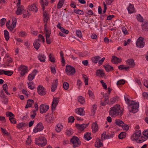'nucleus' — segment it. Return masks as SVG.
I'll return each mask as SVG.
<instances>
[{"label": "nucleus", "mask_w": 148, "mask_h": 148, "mask_svg": "<svg viewBox=\"0 0 148 148\" xmlns=\"http://www.w3.org/2000/svg\"><path fill=\"white\" fill-rule=\"evenodd\" d=\"M6 115L7 116H10V117L12 118L14 116V115L11 112H6Z\"/></svg>", "instance_id": "nucleus-55"}, {"label": "nucleus", "mask_w": 148, "mask_h": 148, "mask_svg": "<svg viewBox=\"0 0 148 148\" xmlns=\"http://www.w3.org/2000/svg\"><path fill=\"white\" fill-rule=\"evenodd\" d=\"M4 34L5 38L6 41H8L10 38L9 34L8 31L7 30H5L4 31Z\"/></svg>", "instance_id": "nucleus-33"}, {"label": "nucleus", "mask_w": 148, "mask_h": 148, "mask_svg": "<svg viewBox=\"0 0 148 148\" xmlns=\"http://www.w3.org/2000/svg\"><path fill=\"white\" fill-rule=\"evenodd\" d=\"M127 9L129 13L130 14L135 12L136 11L134 5L131 3L129 4V6L127 8Z\"/></svg>", "instance_id": "nucleus-19"}, {"label": "nucleus", "mask_w": 148, "mask_h": 148, "mask_svg": "<svg viewBox=\"0 0 148 148\" xmlns=\"http://www.w3.org/2000/svg\"><path fill=\"white\" fill-rule=\"evenodd\" d=\"M36 73L37 70H34L32 72V73L29 74V75L28 77V80L29 81H31L33 80L34 79L36 75Z\"/></svg>", "instance_id": "nucleus-15"}, {"label": "nucleus", "mask_w": 148, "mask_h": 148, "mask_svg": "<svg viewBox=\"0 0 148 148\" xmlns=\"http://www.w3.org/2000/svg\"><path fill=\"white\" fill-rule=\"evenodd\" d=\"M76 34L77 36L79 38H82V35L81 31L79 30H77L76 32Z\"/></svg>", "instance_id": "nucleus-49"}, {"label": "nucleus", "mask_w": 148, "mask_h": 148, "mask_svg": "<svg viewBox=\"0 0 148 148\" xmlns=\"http://www.w3.org/2000/svg\"><path fill=\"white\" fill-rule=\"evenodd\" d=\"M34 101L32 99H28L27 100V103L25 107L26 108L31 107L32 105L34 103Z\"/></svg>", "instance_id": "nucleus-24"}, {"label": "nucleus", "mask_w": 148, "mask_h": 148, "mask_svg": "<svg viewBox=\"0 0 148 148\" xmlns=\"http://www.w3.org/2000/svg\"><path fill=\"white\" fill-rule=\"evenodd\" d=\"M92 129L93 133H95L98 129V126L97 123H93L92 125Z\"/></svg>", "instance_id": "nucleus-22"}, {"label": "nucleus", "mask_w": 148, "mask_h": 148, "mask_svg": "<svg viewBox=\"0 0 148 148\" xmlns=\"http://www.w3.org/2000/svg\"><path fill=\"white\" fill-rule=\"evenodd\" d=\"M70 142L73 144L74 147H78L81 143V141L78 138L75 136H73L71 139Z\"/></svg>", "instance_id": "nucleus-5"}, {"label": "nucleus", "mask_w": 148, "mask_h": 148, "mask_svg": "<svg viewBox=\"0 0 148 148\" xmlns=\"http://www.w3.org/2000/svg\"><path fill=\"white\" fill-rule=\"evenodd\" d=\"M65 0H60V1L57 5V8L59 9L61 8L63 5Z\"/></svg>", "instance_id": "nucleus-40"}, {"label": "nucleus", "mask_w": 148, "mask_h": 148, "mask_svg": "<svg viewBox=\"0 0 148 148\" xmlns=\"http://www.w3.org/2000/svg\"><path fill=\"white\" fill-rule=\"evenodd\" d=\"M122 128L124 130L126 131H127L129 129V127L128 125H125L124 124V125H123V126H122Z\"/></svg>", "instance_id": "nucleus-63"}, {"label": "nucleus", "mask_w": 148, "mask_h": 148, "mask_svg": "<svg viewBox=\"0 0 148 148\" xmlns=\"http://www.w3.org/2000/svg\"><path fill=\"white\" fill-rule=\"evenodd\" d=\"M90 134L88 132H86L84 135V138L85 139L88 141L90 140L91 138L90 137Z\"/></svg>", "instance_id": "nucleus-36"}, {"label": "nucleus", "mask_w": 148, "mask_h": 148, "mask_svg": "<svg viewBox=\"0 0 148 148\" xmlns=\"http://www.w3.org/2000/svg\"><path fill=\"white\" fill-rule=\"evenodd\" d=\"M69 87V84L68 83L66 82H64L63 84V87L65 90H67L68 89Z\"/></svg>", "instance_id": "nucleus-50"}, {"label": "nucleus", "mask_w": 148, "mask_h": 148, "mask_svg": "<svg viewBox=\"0 0 148 148\" xmlns=\"http://www.w3.org/2000/svg\"><path fill=\"white\" fill-rule=\"evenodd\" d=\"M142 27L143 30L145 31H148V21H145L143 25H142Z\"/></svg>", "instance_id": "nucleus-23"}, {"label": "nucleus", "mask_w": 148, "mask_h": 148, "mask_svg": "<svg viewBox=\"0 0 148 148\" xmlns=\"http://www.w3.org/2000/svg\"><path fill=\"white\" fill-rule=\"evenodd\" d=\"M17 9L16 11V14L18 15H20L22 14L23 12L24 11V9H23V6L22 5H19L17 6Z\"/></svg>", "instance_id": "nucleus-17"}, {"label": "nucleus", "mask_w": 148, "mask_h": 148, "mask_svg": "<svg viewBox=\"0 0 148 148\" xmlns=\"http://www.w3.org/2000/svg\"><path fill=\"white\" fill-rule=\"evenodd\" d=\"M114 134H109L106 135V137H104V139H110L113 138Z\"/></svg>", "instance_id": "nucleus-51"}, {"label": "nucleus", "mask_w": 148, "mask_h": 148, "mask_svg": "<svg viewBox=\"0 0 148 148\" xmlns=\"http://www.w3.org/2000/svg\"><path fill=\"white\" fill-rule=\"evenodd\" d=\"M97 107H96V105H94L92 106L91 112L93 115H94L96 111L97 110Z\"/></svg>", "instance_id": "nucleus-46"}, {"label": "nucleus", "mask_w": 148, "mask_h": 148, "mask_svg": "<svg viewBox=\"0 0 148 148\" xmlns=\"http://www.w3.org/2000/svg\"><path fill=\"white\" fill-rule=\"evenodd\" d=\"M13 73L12 71H4L3 73L6 75L9 76H11Z\"/></svg>", "instance_id": "nucleus-47"}, {"label": "nucleus", "mask_w": 148, "mask_h": 148, "mask_svg": "<svg viewBox=\"0 0 148 148\" xmlns=\"http://www.w3.org/2000/svg\"><path fill=\"white\" fill-rule=\"evenodd\" d=\"M49 60L52 62H55V58L54 56H52L51 54L49 55Z\"/></svg>", "instance_id": "nucleus-45"}, {"label": "nucleus", "mask_w": 148, "mask_h": 148, "mask_svg": "<svg viewBox=\"0 0 148 148\" xmlns=\"http://www.w3.org/2000/svg\"><path fill=\"white\" fill-rule=\"evenodd\" d=\"M75 112L79 115L84 116L85 115V112L83 108H79L76 109L75 110Z\"/></svg>", "instance_id": "nucleus-14"}, {"label": "nucleus", "mask_w": 148, "mask_h": 148, "mask_svg": "<svg viewBox=\"0 0 148 148\" xmlns=\"http://www.w3.org/2000/svg\"><path fill=\"white\" fill-rule=\"evenodd\" d=\"M58 84V80L57 79L53 81L51 87V91L54 92L55 91L57 87Z\"/></svg>", "instance_id": "nucleus-18"}, {"label": "nucleus", "mask_w": 148, "mask_h": 148, "mask_svg": "<svg viewBox=\"0 0 148 148\" xmlns=\"http://www.w3.org/2000/svg\"><path fill=\"white\" fill-rule=\"evenodd\" d=\"M88 94L89 95L91 99H94V94L92 91L89 90L88 91Z\"/></svg>", "instance_id": "nucleus-56"}, {"label": "nucleus", "mask_w": 148, "mask_h": 148, "mask_svg": "<svg viewBox=\"0 0 148 148\" xmlns=\"http://www.w3.org/2000/svg\"><path fill=\"white\" fill-rule=\"evenodd\" d=\"M61 125L58 124L56 127L55 130L56 131L58 132H60L61 130Z\"/></svg>", "instance_id": "nucleus-53"}, {"label": "nucleus", "mask_w": 148, "mask_h": 148, "mask_svg": "<svg viewBox=\"0 0 148 148\" xmlns=\"http://www.w3.org/2000/svg\"><path fill=\"white\" fill-rule=\"evenodd\" d=\"M89 123L86 124H77L75 125L76 128L79 130L81 131H82L84 130V129L87 127L88 126Z\"/></svg>", "instance_id": "nucleus-13"}, {"label": "nucleus", "mask_w": 148, "mask_h": 148, "mask_svg": "<svg viewBox=\"0 0 148 148\" xmlns=\"http://www.w3.org/2000/svg\"><path fill=\"white\" fill-rule=\"evenodd\" d=\"M19 71H21V74L22 76H24L25 74L28 71L27 67L21 65L19 68Z\"/></svg>", "instance_id": "nucleus-12"}, {"label": "nucleus", "mask_w": 148, "mask_h": 148, "mask_svg": "<svg viewBox=\"0 0 148 148\" xmlns=\"http://www.w3.org/2000/svg\"><path fill=\"white\" fill-rule=\"evenodd\" d=\"M16 21L17 19L16 18H14V21L12 20L11 26L13 27V28H14L15 27L16 23Z\"/></svg>", "instance_id": "nucleus-57"}, {"label": "nucleus", "mask_w": 148, "mask_h": 148, "mask_svg": "<svg viewBox=\"0 0 148 148\" xmlns=\"http://www.w3.org/2000/svg\"><path fill=\"white\" fill-rule=\"evenodd\" d=\"M35 143L39 146H45L47 143V141L45 138L44 137H41L38 138H36L35 141Z\"/></svg>", "instance_id": "nucleus-3"}, {"label": "nucleus", "mask_w": 148, "mask_h": 148, "mask_svg": "<svg viewBox=\"0 0 148 148\" xmlns=\"http://www.w3.org/2000/svg\"><path fill=\"white\" fill-rule=\"evenodd\" d=\"M29 10L31 11H35V12L37 11L36 7L35 4H33L30 5L28 6Z\"/></svg>", "instance_id": "nucleus-26"}, {"label": "nucleus", "mask_w": 148, "mask_h": 148, "mask_svg": "<svg viewBox=\"0 0 148 148\" xmlns=\"http://www.w3.org/2000/svg\"><path fill=\"white\" fill-rule=\"evenodd\" d=\"M27 124L25 123H21L18 124L16 127L18 129H20L23 126H27Z\"/></svg>", "instance_id": "nucleus-41"}, {"label": "nucleus", "mask_w": 148, "mask_h": 148, "mask_svg": "<svg viewBox=\"0 0 148 148\" xmlns=\"http://www.w3.org/2000/svg\"><path fill=\"white\" fill-rule=\"evenodd\" d=\"M37 92L40 95H44L46 93V89L41 85H39L37 88Z\"/></svg>", "instance_id": "nucleus-7"}, {"label": "nucleus", "mask_w": 148, "mask_h": 148, "mask_svg": "<svg viewBox=\"0 0 148 148\" xmlns=\"http://www.w3.org/2000/svg\"><path fill=\"white\" fill-rule=\"evenodd\" d=\"M33 45L34 48L36 49V50H38L40 47V43L36 41H34L33 43Z\"/></svg>", "instance_id": "nucleus-38"}, {"label": "nucleus", "mask_w": 148, "mask_h": 148, "mask_svg": "<svg viewBox=\"0 0 148 148\" xmlns=\"http://www.w3.org/2000/svg\"><path fill=\"white\" fill-rule=\"evenodd\" d=\"M43 16L44 23L47 22L49 18V14L46 12V11L43 12Z\"/></svg>", "instance_id": "nucleus-20"}, {"label": "nucleus", "mask_w": 148, "mask_h": 148, "mask_svg": "<svg viewBox=\"0 0 148 148\" xmlns=\"http://www.w3.org/2000/svg\"><path fill=\"white\" fill-rule=\"evenodd\" d=\"M125 101L127 104L128 105V108L130 112H132L133 113H136L138 110L139 107V104L138 102L136 103L132 100H130L128 98L125 97L124 96Z\"/></svg>", "instance_id": "nucleus-1"}, {"label": "nucleus", "mask_w": 148, "mask_h": 148, "mask_svg": "<svg viewBox=\"0 0 148 148\" xmlns=\"http://www.w3.org/2000/svg\"><path fill=\"white\" fill-rule=\"evenodd\" d=\"M147 139L143 136H140L138 139L136 140V142L138 143H141L145 141Z\"/></svg>", "instance_id": "nucleus-29"}, {"label": "nucleus", "mask_w": 148, "mask_h": 148, "mask_svg": "<svg viewBox=\"0 0 148 148\" xmlns=\"http://www.w3.org/2000/svg\"><path fill=\"white\" fill-rule=\"evenodd\" d=\"M50 36L47 35L46 36V42L47 44H50L51 43V41L49 38Z\"/></svg>", "instance_id": "nucleus-54"}, {"label": "nucleus", "mask_w": 148, "mask_h": 148, "mask_svg": "<svg viewBox=\"0 0 148 148\" xmlns=\"http://www.w3.org/2000/svg\"><path fill=\"white\" fill-rule=\"evenodd\" d=\"M125 83V81L124 79H121L118 81L116 83L117 85H123Z\"/></svg>", "instance_id": "nucleus-60"}, {"label": "nucleus", "mask_w": 148, "mask_h": 148, "mask_svg": "<svg viewBox=\"0 0 148 148\" xmlns=\"http://www.w3.org/2000/svg\"><path fill=\"white\" fill-rule=\"evenodd\" d=\"M38 60L40 61L44 62L45 61L46 57L45 55L42 54H39L38 56Z\"/></svg>", "instance_id": "nucleus-25"}, {"label": "nucleus", "mask_w": 148, "mask_h": 148, "mask_svg": "<svg viewBox=\"0 0 148 148\" xmlns=\"http://www.w3.org/2000/svg\"><path fill=\"white\" fill-rule=\"evenodd\" d=\"M122 59L121 58H119L115 56H113L112 57L111 62L114 64L120 63Z\"/></svg>", "instance_id": "nucleus-16"}, {"label": "nucleus", "mask_w": 148, "mask_h": 148, "mask_svg": "<svg viewBox=\"0 0 148 148\" xmlns=\"http://www.w3.org/2000/svg\"><path fill=\"white\" fill-rule=\"evenodd\" d=\"M77 99L78 101L82 104H83L85 102L84 98L82 96L78 97Z\"/></svg>", "instance_id": "nucleus-37"}, {"label": "nucleus", "mask_w": 148, "mask_h": 148, "mask_svg": "<svg viewBox=\"0 0 148 148\" xmlns=\"http://www.w3.org/2000/svg\"><path fill=\"white\" fill-rule=\"evenodd\" d=\"M65 71L67 74L69 76L73 75L75 73V68L71 65H67L66 66Z\"/></svg>", "instance_id": "nucleus-4"}, {"label": "nucleus", "mask_w": 148, "mask_h": 148, "mask_svg": "<svg viewBox=\"0 0 148 148\" xmlns=\"http://www.w3.org/2000/svg\"><path fill=\"white\" fill-rule=\"evenodd\" d=\"M59 102V99L57 97H53V101L51 104V109L52 110H54L56 106L58 104Z\"/></svg>", "instance_id": "nucleus-10"}, {"label": "nucleus", "mask_w": 148, "mask_h": 148, "mask_svg": "<svg viewBox=\"0 0 148 148\" xmlns=\"http://www.w3.org/2000/svg\"><path fill=\"white\" fill-rule=\"evenodd\" d=\"M144 39L142 37H140L136 41V45L137 47L143 48L145 45V42L143 41Z\"/></svg>", "instance_id": "nucleus-6"}, {"label": "nucleus", "mask_w": 148, "mask_h": 148, "mask_svg": "<svg viewBox=\"0 0 148 148\" xmlns=\"http://www.w3.org/2000/svg\"><path fill=\"white\" fill-rule=\"evenodd\" d=\"M69 123H73L75 120L74 117L73 116L69 117L68 119Z\"/></svg>", "instance_id": "nucleus-62"}, {"label": "nucleus", "mask_w": 148, "mask_h": 148, "mask_svg": "<svg viewBox=\"0 0 148 148\" xmlns=\"http://www.w3.org/2000/svg\"><path fill=\"white\" fill-rule=\"evenodd\" d=\"M82 77L83 78V79L84 80V82L85 83V85H88V78L84 74L82 75Z\"/></svg>", "instance_id": "nucleus-43"}, {"label": "nucleus", "mask_w": 148, "mask_h": 148, "mask_svg": "<svg viewBox=\"0 0 148 148\" xmlns=\"http://www.w3.org/2000/svg\"><path fill=\"white\" fill-rule=\"evenodd\" d=\"M143 135L147 138H148V129L143 132Z\"/></svg>", "instance_id": "nucleus-64"}, {"label": "nucleus", "mask_w": 148, "mask_h": 148, "mask_svg": "<svg viewBox=\"0 0 148 148\" xmlns=\"http://www.w3.org/2000/svg\"><path fill=\"white\" fill-rule=\"evenodd\" d=\"M40 112L42 114L46 112L49 108V106L48 105H45L44 104L41 105L39 107Z\"/></svg>", "instance_id": "nucleus-11"}, {"label": "nucleus", "mask_w": 148, "mask_h": 148, "mask_svg": "<svg viewBox=\"0 0 148 148\" xmlns=\"http://www.w3.org/2000/svg\"><path fill=\"white\" fill-rule=\"evenodd\" d=\"M22 14H23V17L24 18L26 17L27 16H29L28 12L27 11H26L25 10H24V11L23 12Z\"/></svg>", "instance_id": "nucleus-48"}, {"label": "nucleus", "mask_w": 148, "mask_h": 148, "mask_svg": "<svg viewBox=\"0 0 148 148\" xmlns=\"http://www.w3.org/2000/svg\"><path fill=\"white\" fill-rule=\"evenodd\" d=\"M96 74L97 76L100 75L101 77L104 76L105 73L102 70L98 69L96 72Z\"/></svg>", "instance_id": "nucleus-27"}, {"label": "nucleus", "mask_w": 148, "mask_h": 148, "mask_svg": "<svg viewBox=\"0 0 148 148\" xmlns=\"http://www.w3.org/2000/svg\"><path fill=\"white\" fill-rule=\"evenodd\" d=\"M74 12L76 13L77 14L83 15V13H81L82 12H83V11H82L80 10H73Z\"/></svg>", "instance_id": "nucleus-52"}, {"label": "nucleus", "mask_w": 148, "mask_h": 148, "mask_svg": "<svg viewBox=\"0 0 148 148\" xmlns=\"http://www.w3.org/2000/svg\"><path fill=\"white\" fill-rule=\"evenodd\" d=\"M95 145L96 147L99 148L103 145V143L101 142V140L99 139H98V140H96Z\"/></svg>", "instance_id": "nucleus-32"}, {"label": "nucleus", "mask_w": 148, "mask_h": 148, "mask_svg": "<svg viewBox=\"0 0 148 148\" xmlns=\"http://www.w3.org/2000/svg\"><path fill=\"white\" fill-rule=\"evenodd\" d=\"M43 128L42 124L40 122L37 125L36 128L34 129L33 131L34 133H36L38 132L41 131L43 130Z\"/></svg>", "instance_id": "nucleus-9"}, {"label": "nucleus", "mask_w": 148, "mask_h": 148, "mask_svg": "<svg viewBox=\"0 0 148 148\" xmlns=\"http://www.w3.org/2000/svg\"><path fill=\"white\" fill-rule=\"evenodd\" d=\"M126 136V133L125 132H121L118 135L119 138L121 139H122Z\"/></svg>", "instance_id": "nucleus-42"}, {"label": "nucleus", "mask_w": 148, "mask_h": 148, "mask_svg": "<svg viewBox=\"0 0 148 148\" xmlns=\"http://www.w3.org/2000/svg\"><path fill=\"white\" fill-rule=\"evenodd\" d=\"M137 19L139 21L142 22L143 21V19L142 17L140 14H138L137 16Z\"/></svg>", "instance_id": "nucleus-59"}, {"label": "nucleus", "mask_w": 148, "mask_h": 148, "mask_svg": "<svg viewBox=\"0 0 148 148\" xmlns=\"http://www.w3.org/2000/svg\"><path fill=\"white\" fill-rule=\"evenodd\" d=\"M103 67L106 71L107 72H108L109 71H112L114 69L113 67L111 66L108 64H105L103 65Z\"/></svg>", "instance_id": "nucleus-21"}, {"label": "nucleus", "mask_w": 148, "mask_h": 148, "mask_svg": "<svg viewBox=\"0 0 148 148\" xmlns=\"http://www.w3.org/2000/svg\"><path fill=\"white\" fill-rule=\"evenodd\" d=\"M141 133V132L140 130L136 131L135 133L133 134L131 137V138L132 140L136 141L140 136Z\"/></svg>", "instance_id": "nucleus-8"}, {"label": "nucleus", "mask_w": 148, "mask_h": 148, "mask_svg": "<svg viewBox=\"0 0 148 148\" xmlns=\"http://www.w3.org/2000/svg\"><path fill=\"white\" fill-rule=\"evenodd\" d=\"M53 117L52 115H50L49 116H46L45 120L48 123H50L53 120Z\"/></svg>", "instance_id": "nucleus-28"}, {"label": "nucleus", "mask_w": 148, "mask_h": 148, "mask_svg": "<svg viewBox=\"0 0 148 148\" xmlns=\"http://www.w3.org/2000/svg\"><path fill=\"white\" fill-rule=\"evenodd\" d=\"M9 119L11 123L14 124H15L16 123V120L14 118V117H12V118L9 117Z\"/></svg>", "instance_id": "nucleus-58"}, {"label": "nucleus", "mask_w": 148, "mask_h": 148, "mask_svg": "<svg viewBox=\"0 0 148 148\" xmlns=\"http://www.w3.org/2000/svg\"><path fill=\"white\" fill-rule=\"evenodd\" d=\"M119 107V105H116L115 106L112 107L110 110L109 114L112 117L115 115L116 116L119 115L120 110Z\"/></svg>", "instance_id": "nucleus-2"}, {"label": "nucleus", "mask_w": 148, "mask_h": 148, "mask_svg": "<svg viewBox=\"0 0 148 148\" xmlns=\"http://www.w3.org/2000/svg\"><path fill=\"white\" fill-rule=\"evenodd\" d=\"M60 55L62 58V61L61 62L63 64H62V66H64L65 65V60L64 57L63 56V53L62 51H60Z\"/></svg>", "instance_id": "nucleus-44"}, {"label": "nucleus", "mask_w": 148, "mask_h": 148, "mask_svg": "<svg viewBox=\"0 0 148 148\" xmlns=\"http://www.w3.org/2000/svg\"><path fill=\"white\" fill-rule=\"evenodd\" d=\"M108 97H105V98H104V102L101 101V104L102 106H105L106 104H108Z\"/></svg>", "instance_id": "nucleus-34"}, {"label": "nucleus", "mask_w": 148, "mask_h": 148, "mask_svg": "<svg viewBox=\"0 0 148 148\" xmlns=\"http://www.w3.org/2000/svg\"><path fill=\"white\" fill-rule=\"evenodd\" d=\"M6 21V19L5 18H3L1 19L0 20L1 26L2 27L4 25Z\"/></svg>", "instance_id": "nucleus-61"}, {"label": "nucleus", "mask_w": 148, "mask_h": 148, "mask_svg": "<svg viewBox=\"0 0 148 148\" xmlns=\"http://www.w3.org/2000/svg\"><path fill=\"white\" fill-rule=\"evenodd\" d=\"M115 123L119 127H122L123 125H124V123L123 121L119 119L115 120Z\"/></svg>", "instance_id": "nucleus-31"}, {"label": "nucleus", "mask_w": 148, "mask_h": 148, "mask_svg": "<svg viewBox=\"0 0 148 148\" xmlns=\"http://www.w3.org/2000/svg\"><path fill=\"white\" fill-rule=\"evenodd\" d=\"M100 58V57L99 56H96L92 57L91 58V60L93 62L96 63L97 62L99 59Z\"/></svg>", "instance_id": "nucleus-39"}, {"label": "nucleus", "mask_w": 148, "mask_h": 148, "mask_svg": "<svg viewBox=\"0 0 148 148\" xmlns=\"http://www.w3.org/2000/svg\"><path fill=\"white\" fill-rule=\"evenodd\" d=\"M118 99V98L117 97H113L112 98L110 99L109 101V104H113L117 101Z\"/></svg>", "instance_id": "nucleus-35"}, {"label": "nucleus", "mask_w": 148, "mask_h": 148, "mask_svg": "<svg viewBox=\"0 0 148 148\" xmlns=\"http://www.w3.org/2000/svg\"><path fill=\"white\" fill-rule=\"evenodd\" d=\"M127 62L130 65V67L133 68L135 65L134 60L132 59H129L127 60Z\"/></svg>", "instance_id": "nucleus-30"}]
</instances>
